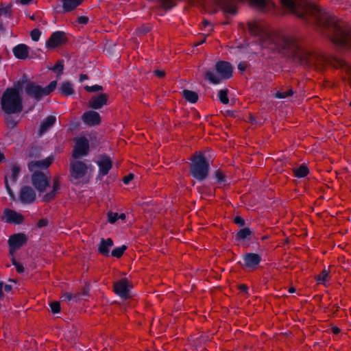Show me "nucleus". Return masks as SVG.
<instances>
[{
    "label": "nucleus",
    "instance_id": "nucleus-1",
    "mask_svg": "<svg viewBox=\"0 0 351 351\" xmlns=\"http://www.w3.org/2000/svg\"><path fill=\"white\" fill-rule=\"evenodd\" d=\"M285 9L320 29L340 49L351 51V27L317 5L306 0H280Z\"/></svg>",
    "mask_w": 351,
    "mask_h": 351
},
{
    "label": "nucleus",
    "instance_id": "nucleus-2",
    "mask_svg": "<svg viewBox=\"0 0 351 351\" xmlns=\"http://www.w3.org/2000/svg\"><path fill=\"white\" fill-rule=\"evenodd\" d=\"M247 28L262 48L269 49L283 56L295 55L299 50L298 43L293 38L269 32L256 22H249Z\"/></svg>",
    "mask_w": 351,
    "mask_h": 351
},
{
    "label": "nucleus",
    "instance_id": "nucleus-3",
    "mask_svg": "<svg viewBox=\"0 0 351 351\" xmlns=\"http://www.w3.org/2000/svg\"><path fill=\"white\" fill-rule=\"evenodd\" d=\"M2 110L7 114H18L23 108L21 94H18L12 89H5L1 97Z\"/></svg>",
    "mask_w": 351,
    "mask_h": 351
},
{
    "label": "nucleus",
    "instance_id": "nucleus-4",
    "mask_svg": "<svg viewBox=\"0 0 351 351\" xmlns=\"http://www.w3.org/2000/svg\"><path fill=\"white\" fill-rule=\"evenodd\" d=\"M189 166V173L191 176L198 182H202L206 180L209 172V162L205 156L199 152L195 155L191 159Z\"/></svg>",
    "mask_w": 351,
    "mask_h": 351
},
{
    "label": "nucleus",
    "instance_id": "nucleus-5",
    "mask_svg": "<svg viewBox=\"0 0 351 351\" xmlns=\"http://www.w3.org/2000/svg\"><path fill=\"white\" fill-rule=\"evenodd\" d=\"M215 69L218 75H216L213 71H207L204 75L205 80L212 84H219L221 80H228L232 76L233 67L229 62L217 61Z\"/></svg>",
    "mask_w": 351,
    "mask_h": 351
},
{
    "label": "nucleus",
    "instance_id": "nucleus-6",
    "mask_svg": "<svg viewBox=\"0 0 351 351\" xmlns=\"http://www.w3.org/2000/svg\"><path fill=\"white\" fill-rule=\"evenodd\" d=\"M57 86V81H51L46 87L36 84L34 82H29L25 86V93L27 96L40 101L44 96L49 95Z\"/></svg>",
    "mask_w": 351,
    "mask_h": 351
},
{
    "label": "nucleus",
    "instance_id": "nucleus-7",
    "mask_svg": "<svg viewBox=\"0 0 351 351\" xmlns=\"http://www.w3.org/2000/svg\"><path fill=\"white\" fill-rule=\"evenodd\" d=\"M242 260L241 265L243 269L254 271L259 267L262 257L257 253L247 252L242 256Z\"/></svg>",
    "mask_w": 351,
    "mask_h": 351
},
{
    "label": "nucleus",
    "instance_id": "nucleus-8",
    "mask_svg": "<svg viewBox=\"0 0 351 351\" xmlns=\"http://www.w3.org/2000/svg\"><path fill=\"white\" fill-rule=\"evenodd\" d=\"M87 165L85 162L80 160L71 162L70 164L71 182L75 183L74 180L77 181L82 178L87 172Z\"/></svg>",
    "mask_w": 351,
    "mask_h": 351
},
{
    "label": "nucleus",
    "instance_id": "nucleus-9",
    "mask_svg": "<svg viewBox=\"0 0 351 351\" xmlns=\"http://www.w3.org/2000/svg\"><path fill=\"white\" fill-rule=\"evenodd\" d=\"M32 183L35 189L40 193H44L49 186V180L46 175L40 171H35L32 175Z\"/></svg>",
    "mask_w": 351,
    "mask_h": 351
},
{
    "label": "nucleus",
    "instance_id": "nucleus-10",
    "mask_svg": "<svg viewBox=\"0 0 351 351\" xmlns=\"http://www.w3.org/2000/svg\"><path fill=\"white\" fill-rule=\"evenodd\" d=\"M132 287L131 282L126 278H123L114 282V291L121 298L126 300L130 297V291Z\"/></svg>",
    "mask_w": 351,
    "mask_h": 351
},
{
    "label": "nucleus",
    "instance_id": "nucleus-11",
    "mask_svg": "<svg viewBox=\"0 0 351 351\" xmlns=\"http://www.w3.org/2000/svg\"><path fill=\"white\" fill-rule=\"evenodd\" d=\"M89 141L85 136L77 138L72 152V157L77 159L86 156L89 152Z\"/></svg>",
    "mask_w": 351,
    "mask_h": 351
},
{
    "label": "nucleus",
    "instance_id": "nucleus-12",
    "mask_svg": "<svg viewBox=\"0 0 351 351\" xmlns=\"http://www.w3.org/2000/svg\"><path fill=\"white\" fill-rule=\"evenodd\" d=\"M67 42L65 32L56 31L53 32L45 43V47L48 49H53Z\"/></svg>",
    "mask_w": 351,
    "mask_h": 351
},
{
    "label": "nucleus",
    "instance_id": "nucleus-13",
    "mask_svg": "<svg viewBox=\"0 0 351 351\" xmlns=\"http://www.w3.org/2000/svg\"><path fill=\"white\" fill-rule=\"evenodd\" d=\"M28 241V237L25 233H15L10 236L8 243L10 252H15L25 245Z\"/></svg>",
    "mask_w": 351,
    "mask_h": 351
},
{
    "label": "nucleus",
    "instance_id": "nucleus-14",
    "mask_svg": "<svg viewBox=\"0 0 351 351\" xmlns=\"http://www.w3.org/2000/svg\"><path fill=\"white\" fill-rule=\"evenodd\" d=\"M3 219L5 223L14 225L22 224L24 220V217L21 213L10 208L4 209Z\"/></svg>",
    "mask_w": 351,
    "mask_h": 351
},
{
    "label": "nucleus",
    "instance_id": "nucleus-15",
    "mask_svg": "<svg viewBox=\"0 0 351 351\" xmlns=\"http://www.w3.org/2000/svg\"><path fill=\"white\" fill-rule=\"evenodd\" d=\"M96 163L99 167V175L101 177L108 175L112 167V161L110 157L106 154L100 155Z\"/></svg>",
    "mask_w": 351,
    "mask_h": 351
},
{
    "label": "nucleus",
    "instance_id": "nucleus-16",
    "mask_svg": "<svg viewBox=\"0 0 351 351\" xmlns=\"http://www.w3.org/2000/svg\"><path fill=\"white\" fill-rule=\"evenodd\" d=\"M36 198L34 189L29 186H23L20 189L19 199L22 204H32Z\"/></svg>",
    "mask_w": 351,
    "mask_h": 351
},
{
    "label": "nucleus",
    "instance_id": "nucleus-17",
    "mask_svg": "<svg viewBox=\"0 0 351 351\" xmlns=\"http://www.w3.org/2000/svg\"><path fill=\"white\" fill-rule=\"evenodd\" d=\"M83 123L88 126H97L101 123L100 114L95 110L86 111L82 116Z\"/></svg>",
    "mask_w": 351,
    "mask_h": 351
},
{
    "label": "nucleus",
    "instance_id": "nucleus-18",
    "mask_svg": "<svg viewBox=\"0 0 351 351\" xmlns=\"http://www.w3.org/2000/svg\"><path fill=\"white\" fill-rule=\"evenodd\" d=\"M108 97V95L106 93L94 95L89 100L88 106L92 109L99 110L107 104Z\"/></svg>",
    "mask_w": 351,
    "mask_h": 351
},
{
    "label": "nucleus",
    "instance_id": "nucleus-19",
    "mask_svg": "<svg viewBox=\"0 0 351 351\" xmlns=\"http://www.w3.org/2000/svg\"><path fill=\"white\" fill-rule=\"evenodd\" d=\"M53 160L54 157L53 156H49L43 160L31 161L28 163V169L30 171H33L38 168L46 169L51 165Z\"/></svg>",
    "mask_w": 351,
    "mask_h": 351
},
{
    "label": "nucleus",
    "instance_id": "nucleus-20",
    "mask_svg": "<svg viewBox=\"0 0 351 351\" xmlns=\"http://www.w3.org/2000/svg\"><path fill=\"white\" fill-rule=\"evenodd\" d=\"M60 191V178L59 176H56L53 179V186L52 189L44 195L43 197V201L44 202H50L51 200H53L57 193H59Z\"/></svg>",
    "mask_w": 351,
    "mask_h": 351
},
{
    "label": "nucleus",
    "instance_id": "nucleus-21",
    "mask_svg": "<svg viewBox=\"0 0 351 351\" xmlns=\"http://www.w3.org/2000/svg\"><path fill=\"white\" fill-rule=\"evenodd\" d=\"M114 245V242L111 238H101L99 243L98 244V252L104 256L108 257L110 256V249Z\"/></svg>",
    "mask_w": 351,
    "mask_h": 351
},
{
    "label": "nucleus",
    "instance_id": "nucleus-22",
    "mask_svg": "<svg viewBox=\"0 0 351 351\" xmlns=\"http://www.w3.org/2000/svg\"><path fill=\"white\" fill-rule=\"evenodd\" d=\"M212 177L215 180V183L219 185V187H223L230 184V182L228 177L220 169L215 170L213 173Z\"/></svg>",
    "mask_w": 351,
    "mask_h": 351
},
{
    "label": "nucleus",
    "instance_id": "nucleus-23",
    "mask_svg": "<svg viewBox=\"0 0 351 351\" xmlns=\"http://www.w3.org/2000/svg\"><path fill=\"white\" fill-rule=\"evenodd\" d=\"M29 49L25 44H19L13 48L12 52L17 59L25 60L29 56Z\"/></svg>",
    "mask_w": 351,
    "mask_h": 351
},
{
    "label": "nucleus",
    "instance_id": "nucleus-24",
    "mask_svg": "<svg viewBox=\"0 0 351 351\" xmlns=\"http://www.w3.org/2000/svg\"><path fill=\"white\" fill-rule=\"evenodd\" d=\"M56 121V117L53 115L48 116L46 119H45L40 125L38 129V134L39 136H42L44 133H45L51 127H52Z\"/></svg>",
    "mask_w": 351,
    "mask_h": 351
},
{
    "label": "nucleus",
    "instance_id": "nucleus-25",
    "mask_svg": "<svg viewBox=\"0 0 351 351\" xmlns=\"http://www.w3.org/2000/svg\"><path fill=\"white\" fill-rule=\"evenodd\" d=\"M58 92L63 96H71L75 94L73 84L69 81H64L58 87Z\"/></svg>",
    "mask_w": 351,
    "mask_h": 351
},
{
    "label": "nucleus",
    "instance_id": "nucleus-26",
    "mask_svg": "<svg viewBox=\"0 0 351 351\" xmlns=\"http://www.w3.org/2000/svg\"><path fill=\"white\" fill-rule=\"evenodd\" d=\"M83 0H62L64 12H69L75 10L82 3Z\"/></svg>",
    "mask_w": 351,
    "mask_h": 351
},
{
    "label": "nucleus",
    "instance_id": "nucleus-27",
    "mask_svg": "<svg viewBox=\"0 0 351 351\" xmlns=\"http://www.w3.org/2000/svg\"><path fill=\"white\" fill-rule=\"evenodd\" d=\"M27 82H29V81L26 75H23L19 80L14 82L12 87H9L6 89H12V90L15 91V93L21 94L23 88H25V86Z\"/></svg>",
    "mask_w": 351,
    "mask_h": 351
},
{
    "label": "nucleus",
    "instance_id": "nucleus-28",
    "mask_svg": "<svg viewBox=\"0 0 351 351\" xmlns=\"http://www.w3.org/2000/svg\"><path fill=\"white\" fill-rule=\"evenodd\" d=\"M182 97L189 103L195 104L199 99L198 94L193 90L184 89L182 93Z\"/></svg>",
    "mask_w": 351,
    "mask_h": 351
},
{
    "label": "nucleus",
    "instance_id": "nucleus-29",
    "mask_svg": "<svg viewBox=\"0 0 351 351\" xmlns=\"http://www.w3.org/2000/svg\"><path fill=\"white\" fill-rule=\"evenodd\" d=\"M252 234V232L248 227H245L240 229L235 235L236 240L239 241H243L247 239H250V237Z\"/></svg>",
    "mask_w": 351,
    "mask_h": 351
},
{
    "label": "nucleus",
    "instance_id": "nucleus-30",
    "mask_svg": "<svg viewBox=\"0 0 351 351\" xmlns=\"http://www.w3.org/2000/svg\"><path fill=\"white\" fill-rule=\"evenodd\" d=\"M294 176L303 178L309 173V169L305 164L300 165L298 168L293 169Z\"/></svg>",
    "mask_w": 351,
    "mask_h": 351
},
{
    "label": "nucleus",
    "instance_id": "nucleus-31",
    "mask_svg": "<svg viewBox=\"0 0 351 351\" xmlns=\"http://www.w3.org/2000/svg\"><path fill=\"white\" fill-rule=\"evenodd\" d=\"M12 5L11 3L9 4H0V16H4L5 17L11 19L12 17Z\"/></svg>",
    "mask_w": 351,
    "mask_h": 351
},
{
    "label": "nucleus",
    "instance_id": "nucleus-32",
    "mask_svg": "<svg viewBox=\"0 0 351 351\" xmlns=\"http://www.w3.org/2000/svg\"><path fill=\"white\" fill-rule=\"evenodd\" d=\"M52 71L57 73V76L59 77L63 73L64 71V60H59L51 69Z\"/></svg>",
    "mask_w": 351,
    "mask_h": 351
},
{
    "label": "nucleus",
    "instance_id": "nucleus-33",
    "mask_svg": "<svg viewBox=\"0 0 351 351\" xmlns=\"http://www.w3.org/2000/svg\"><path fill=\"white\" fill-rule=\"evenodd\" d=\"M20 171L21 168L18 165L14 164L12 165L10 179L13 183L17 181Z\"/></svg>",
    "mask_w": 351,
    "mask_h": 351
},
{
    "label": "nucleus",
    "instance_id": "nucleus-34",
    "mask_svg": "<svg viewBox=\"0 0 351 351\" xmlns=\"http://www.w3.org/2000/svg\"><path fill=\"white\" fill-rule=\"evenodd\" d=\"M294 93V91L292 89V88H289L286 91H277L275 94H274V97L275 98H277V99H285L287 98V97H290V96H292Z\"/></svg>",
    "mask_w": 351,
    "mask_h": 351
},
{
    "label": "nucleus",
    "instance_id": "nucleus-35",
    "mask_svg": "<svg viewBox=\"0 0 351 351\" xmlns=\"http://www.w3.org/2000/svg\"><path fill=\"white\" fill-rule=\"evenodd\" d=\"M126 249H127V246L125 245H123L120 247H115L114 249H113L112 250L110 254L113 257L119 258L123 256V254L124 252L126 250Z\"/></svg>",
    "mask_w": 351,
    "mask_h": 351
},
{
    "label": "nucleus",
    "instance_id": "nucleus-36",
    "mask_svg": "<svg viewBox=\"0 0 351 351\" xmlns=\"http://www.w3.org/2000/svg\"><path fill=\"white\" fill-rule=\"evenodd\" d=\"M228 90L222 89L218 92L217 96L221 103L223 104H228L229 103V98L228 97Z\"/></svg>",
    "mask_w": 351,
    "mask_h": 351
},
{
    "label": "nucleus",
    "instance_id": "nucleus-37",
    "mask_svg": "<svg viewBox=\"0 0 351 351\" xmlns=\"http://www.w3.org/2000/svg\"><path fill=\"white\" fill-rule=\"evenodd\" d=\"M328 276H329V271L327 269H324L316 277V280L319 284H324Z\"/></svg>",
    "mask_w": 351,
    "mask_h": 351
},
{
    "label": "nucleus",
    "instance_id": "nucleus-38",
    "mask_svg": "<svg viewBox=\"0 0 351 351\" xmlns=\"http://www.w3.org/2000/svg\"><path fill=\"white\" fill-rule=\"evenodd\" d=\"M84 89L89 93H94V92H98L104 90V88L102 86L99 84H95L93 86H85Z\"/></svg>",
    "mask_w": 351,
    "mask_h": 351
},
{
    "label": "nucleus",
    "instance_id": "nucleus-39",
    "mask_svg": "<svg viewBox=\"0 0 351 351\" xmlns=\"http://www.w3.org/2000/svg\"><path fill=\"white\" fill-rule=\"evenodd\" d=\"M49 306H50L51 311L52 312V313L57 314V313H60L61 307H60V304L59 302H58V301L51 302L49 304Z\"/></svg>",
    "mask_w": 351,
    "mask_h": 351
},
{
    "label": "nucleus",
    "instance_id": "nucleus-40",
    "mask_svg": "<svg viewBox=\"0 0 351 351\" xmlns=\"http://www.w3.org/2000/svg\"><path fill=\"white\" fill-rule=\"evenodd\" d=\"M108 221L110 223H114L119 219V213L108 211L107 213Z\"/></svg>",
    "mask_w": 351,
    "mask_h": 351
},
{
    "label": "nucleus",
    "instance_id": "nucleus-41",
    "mask_svg": "<svg viewBox=\"0 0 351 351\" xmlns=\"http://www.w3.org/2000/svg\"><path fill=\"white\" fill-rule=\"evenodd\" d=\"M4 182H5V189H6V191H7V193H8V195L10 196V197L12 200H14L15 199V195H14L12 189L10 186L7 176H5Z\"/></svg>",
    "mask_w": 351,
    "mask_h": 351
},
{
    "label": "nucleus",
    "instance_id": "nucleus-42",
    "mask_svg": "<svg viewBox=\"0 0 351 351\" xmlns=\"http://www.w3.org/2000/svg\"><path fill=\"white\" fill-rule=\"evenodd\" d=\"M41 36V32L36 28L31 31L30 36L33 41H38Z\"/></svg>",
    "mask_w": 351,
    "mask_h": 351
},
{
    "label": "nucleus",
    "instance_id": "nucleus-43",
    "mask_svg": "<svg viewBox=\"0 0 351 351\" xmlns=\"http://www.w3.org/2000/svg\"><path fill=\"white\" fill-rule=\"evenodd\" d=\"M162 6L166 10H171L174 5L172 0H161Z\"/></svg>",
    "mask_w": 351,
    "mask_h": 351
},
{
    "label": "nucleus",
    "instance_id": "nucleus-44",
    "mask_svg": "<svg viewBox=\"0 0 351 351\" xmlns=\"http://www.w3.org/2000/svg\"><path fill=\"white\" fill-rule=\"evenodd\" d=\"M12 265L15 267L16 270L19 274H23L25 271V268L23 264L17 262L15 260H12Z\"/></svg>",
    "mask_w": 351,
    "mask_h": 351
},
{
    "label": "nucleus",
    "instance_id": "nucleus-45",
    "mask_svg": "<svg viewBox=\"0 0 351 351\" xmlns=\"http://www.w3.org/2000/svg\"><path fill=\"white\" fill-rule=\"evenodd\" d=\"M234 223L239 226H244L245 224V219L239 215L234 218Z\"/></svg>",
    "mask_w": 351,
    "mask_h": 351
},
{
    "label": "nucleus",
    "instance_id": "nucleus-46",
    "mask_svg": "<svg viewBox=\"0 0 351 351\" xmlns=\"http://www.w3.org/2000/svg\"><path fill=\"white\" fill-rule=\"evenodd\" d=\"M88 21H89L88 17H87L86 16H79L77 20V21L80 24H82V25H86L88 23Z\"/></svg>",
    "mask_w": 351,
    "mask_h": 351
},
{
    "label": "nucleus",
    "instance_id": "nucleus-47",
    "mask_svg": "<svg viewBox=\"0 0 351 351\" xmlns=\"http://www.w3.org/2000/svg\"><path fill=\"white\" fill-rule=\"evenodd\" d=\"M48 220L47 219H41L37 223V227L39 228L45 227L48 225Z\"/></svg>",
    "mask_w": 351,
    "mask_h": 351
},
{
    "label": "nucleus",
    "instance_id": "nucleus-48",
    "mask_svg": "<svg viewBox=\"0 0 351 351\" xmlns=\"http://www.w3.org/2000/svg\"><path fill=\"white\" fill-rule=\"evenodd\" d=\"M150 27L148 25H143L138 28V31L143 34L148 33L150 31Z\"/></svg>",
    "mask_w": 351,
    "mask_h": 351
},
{
    "label": "nucleus",
    "instance_id": "nucleus-49",
    "mask_svg": "<svg viewBox=\"0 0 351 351\" xmlns=\"http://www.w3.org/2000/svg\"><path fill=\"white\" fill-rule=\"evenodd\" d=\"M154 74L159 78H162L165 76L166 73L163 70L156 69L154 71Z\"/></svg>",
    "mask_w": 351,
    "mask_h": 351
},
{
    "label": "nucleus",
    "instance_id": "nucleus-50",
    "mask_svg": "<svg viewBox=\"0 0 351 351\" xmlns=\"http://www.w3.org/2000/svg\"><path fill=\"white\" fill-rule=\"evenodd\" d=\"M134 178V174L133 173H129L126 176H125L123 179V182L125 184H128Z\"/></svg>",
    "mask_w": 351,
    "mask_h": 351
},
{
    "label": "nucleus",
    "instance_id": "nucleus-51",
    "mask_svg": "<svg viewBox=\"0 0 351 351\" xmlns=\"http://www.w3.org/2000/svg\"><path fill=\"white\" fill-rule=\"evenodd\" d=\"M237 68L241 72H243L247 68V63L244 61H241L238 64Z\"/></svg>",
    "mask_w": 351,
    "mask_h": 351
},
{
    "label": "nucleus",
    "instance_id": "nucleus-52",
    "mask_svg": "<svg viewBox=\"0 0 351 351\" xmlns=\"http://www.w3.org/2000/svg\"><path fill=\"white\" fill-rule=\"evenodd\" d=\"M62 298H64V300H66V301H71V300H74V298H75V297L73 295V294L71 293H69V292L65 293L63 295Z\"/></svg>",
    "mask_w": 351,
    "mask_h": 351
},
{
    "label": "nucleus",
    "instance_id": "nucleus-53",
    "mask_svg": "<svg viewBox=\"0 0 351 351\" xmlns=\"http://www.w3.org/2000/svg\"><path fill=\"white\" fill-rule=\"evenodd\" d=\"M6 121H7V123L10 125H12V127H14L16 125V123H17L16 121L12 117H9L6 118Z\"/></svg>",
    "mask_w": 351,
    "mask_h": 351
},
{
    "label": "nucleus",
    "instance_id": "nucleus-54",
    "mask_svg": "<svg viewBox=\"0 0 351 351\" xmlns=\"http://www.w3.org/2000/svg\"><path fill=\"white\" fill-rule=\"evenodd\" d=\"M39 52V49L36 51H32L30 53L29 52V58H36L38 57V53Z\"/></svg>",
    "mask_w": 351,
    "mask_h": 351
},
{
    "label": "nucleus",
    "instance_id": "nucleus-55",
    "mask_svg": "<svg viewBox=\"0 0 351 351\" xmlns=\"http://www.w3.org/2000/svg\"><path fill=\"white\" fill-rule=\"evenodd\" d=\"M239 289L240 290L241 292L247 293L248 291V287L245 284H241L239 286Z\"/></svg>",
    "mask_w": 351,
    "mask_h": 351
},
{
    "label": "nucleus",
    "instance_id": "nucleus-56",
    "mask_svg": "<svg viewBox=\"0 0 351 351\" xmlns=\"http://www.w3.org/2000/svg\"><path fill=\"white\" fill-rule=\"evenodd\" d=\"M88 80V76L86 74H80L79 77V82H83L85 80Z\"/></svg>",
    "mask_w": 351,
    "mask_h": 351
},
{
    "label": "nucleus",
    "instance_id": "nucleus-57",
    "mask_svg": "<svg viewBox=\"0 0 351 351\" xmlns=\"http://www.w3.org/2000/svg\"><path fill=\"white\" fill-rule=\"evenodd\" d=\"M332 331L335 335H338L340 332L341 330L337 326H333L332 328Z\"/></svg>",
    "mask_w": 351,
    "mask_h": 351
},
{
    "label": "nucleus",
    "instance_id": "nucleus-58",
    "mask_svg": "<svg viewBox=\"0 0 351 351\" xmlns=\"http://www.w3.org/2000/svg\"><path fill=\"white\" fill-rule=\"evenodd\" d=\"M4 288V290L6 292H10L12 291V286L11 285H5L4 287H3Z\"/></svg>",
    "mask_w": 351,
    "mask_h": 351
},
{
    "label": "nucleus",
    "instance_id": "nucleus-59",
    "mask_svg": "<svg viewBox=\"0 0 351 351\" xmlns=\"http://www.w3.org/2000/svg\"><path fill=\"white\" fill-rule=\"evenodd\" d=\"M3 282H0V298H2L4 296V294L3 292Z\"/></svg>",
    "mask_w": 351,
    "mask_h": 351
},
{
    "label": "nucleus",
    "instance_id": "nucleus-60",
    "mask_svg": "<svg viewBox=\"0 0 351 351\" xmlns=\"http://www.w3.org/2000/svg\"><path fill=\"white\" fill-rule=\"evenodd\" d=\"M250 121L252 124L258 123V121H256V118L252 115L250 117Z\"/></svg>",
    "mask_w": 351,
    "mask_h": 351
},
{
    "label": "nucleus",
    "instance_id": "nucleus-61",
    "mask_svg": "<svg viewBox=\"0 0 351 351\" xmlns=\"http://www.w3.org/2000/svg\"><path fill=\"white\" fill-rule=\"evenodd\" d=\"M226 114L234 117V112L232 111V110H228L226 111Z\"/></svg>",
    "mask_w": 351,
    "mask_h": 351
},
{
    "label": "nucleus",
    "instance_id": "nucleus-62",
    "mask_svg": "<svg viewBox=\"0 0 351 351\" xmlns=\"http://www.w3.org/2000/svg\"><path fill=\"white\" fill-rule=\"evenodd\" d=\"M32 0H20L21 3L23 5H27L29 4Z\"/></svg>",
    "mask_w": 351,
    "mask_h": 351
},
{
    "label": "nucleus",
    "instance_id": "nucleus-63",
    "mask_svg": "<svg viewBox=\"0 0 351 351\" xmlns=\"http://www.w3.org/2000/svg\"><path fill=\"white\" fill-rule=\"evenodd\" d=\"M296 291V289L294 288V287H290L288 290L289 293H295Z\"/></svg>",
    "mask_w": 351,
    "mask_h": 351
},
{
    "label": "nucleus",
    "instance_id": "nucleus-64",
    "mask_svg": "<svg viewBox=\"0 0 351 351\" xmlns=\"http://www.w3.org/2000/svg\"><path fill=\"white\" fill-rule=\"evenodd\" d=\"M119 219H125V215L124 213L119 214Z\"/></svg>",
    "mask_w": 351,
    "mask_h": 351
}]
</instances>
